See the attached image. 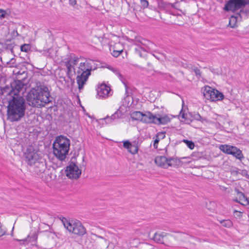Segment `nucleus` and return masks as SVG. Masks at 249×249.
<instances>
[{"instance_id":"1","label":"nucleus","mask_w":249,"mask_h":249,"mask_svg":"<svg viewBox=\"0 0 249 249\" xmlns=\"http://www.w3.org/2000/svg\"><path fill=\"white\" fill-rule=\"evenodd\" d=\"M79 60L77 57L71 58L65 62L67 68V75L69 78L71 79L73 72L77 74L76 81L79 90H82L86 84L89 77L91 74V71L95 69L94 62L91 60H86L79 63L78 66L75 68Z\"/></svg>"},{"instance_id":"2","label":"nucleus","mask_w":249,"mask_h":249,"mask_svg":"<svg viewBox=\"0 0 249 249\" xmlns=\"http://www.w3.org/2000/svg\"><path fill=\"white\" fill-rule=\"evenodd\" d=\"M7 99V120L11 122L19 121L25 114L26 104L25 99L20 96H12Z\"/></svg>"},{"instance_id":"3","label":"nucleus","mask_w":249,"mask_h":249,"mask_svg":"<svg viewBox=\"0 0 249 249\" xmlns=\"http://www.w3.org/2000/svg\"><path fill=\"white\" fill-rule=\"evenodd\" d=\"M51 98L48 88L39 83L28 93L27 99L30 105L38 107L51 102Z\"/></svg>"},{"instance_id":"4","label":"nucleus","mask_w":249,"mask_h":249,"mask_svg":"<svg viewBox=\"0 0 249 249\" xmlns=\"http://www.w3.org/2000/svg\"><path fill=\"white\" fill-rule=\"evenodd\" d=\"M70 141L63 136L56 138L53 143L54 155L60 160L65 159L70 149Z\"/></svg>"},{"instance_id":"5","label":"nucleus","mask_w":249,"mask_h":249,"mask_svg":"<svg viewBox=\"0 0 249 249\" xmlns=\"http://www.w3.org/2000/svg\"><path fill=\"white\" fill-rule=\"evenodd\" d=\"M62 222L65 228L71 233L78 236H82L86 233V229L81 222L78 220L68 221L64 218Z\"/></svg>"},{"instance_id":"6","label":"nucleus","mask_w":249,"mask_h":249,"mask_svg":"<svg viewBox=\"0 0 249 249\" xmlns=\"http://www.w3.org/2000/svg\"><path fill=\"white\" fill-rule=\"evenodd\" d=\"M134 44L137 46L135 49V52L140 57L144 56L142 51L144 52H150L154 46V44L150 41L137 37H136L134 40Z\"/></svg>"},{"instance_id":"7","label":"nucleus","mask_w":249,"mask_h":249,"mask_svg":"<svg viewBox=\"0 0 249 249\" xmlns=\"http://www.w3.org/2000/svg\"><path fill=\"white\" fill-rule=\"evenodd\" d=\"M25 161L30 166L34 165L42 158L40 152L35 150L32 145L28 146L24 153Z\"/></svg>"},{"instance_id":"8","label":"nucleus","mask_w":249,"mask_h":249,"mask_svg":"<svg viewBox=\"0 0 249 249\" xmlns=\"http://www.w3.org/2000/svg\"><path fill=\"white\" fill-rule=\"evenodd\" d=\"M201 92L205 99L211 101L222 100L224 97V95L221 92L208 86L202 88Z\"/></svg>"},{"instance_id":"9","label":"nucleus","mask_w":249,"mask_h":249,"mask_svg":"<svg viewBox=\"0 0 249 249\" xmlns=\"http://www.w3.org/2000/svg\"><path fill=\"white\" fill-rule=\"evenodd\" d=\"M155 163L160 167L167 169L169 167L178 165L180 162L178 158H172L167 159L163 156H157L155 159Z\"/></svg>"},{"instance_id":"10","label":"nucleus","mask_w":249,"mask_h":249,"mask_svg":"<svg viewBox=\"0 0 249 249\" xmlns=\"http://www.w3.org/2000/svg\"><path fill=\"white\" fill-rule=\"evenodd\" d=\"M219 149L227 154L232 155L240 160H242L244 158L242 151L235 146L222 144L219 146Z\"/></svg>"},{"instance_id":"11","label":"nucleus","mask_w":249,"mask_h":249,"mask_svg":"<svg viewBox=\"0 0 249 249\" xmlns=\"http://www.w3.org/2000/svg\"><path fill=\"white\" fill-rule=\"evenodd\" d=\"M248 2L245 0H229L225 5L224 10L227 12H235L244 7Z\"/></svg>"},{"instance_id":"12","label":"nucleus","mask_w":249,"mask_h":249,"mask_svg":"<svg viewBox=\"0 0 249 249\" xmlns=\"http://www.w3.org/2000/svg\"><path fill=\"white\" fill-rule=\"evenodd\" d=\"M65 172L66 176L70 178L77 179L80 177L81 174V170L73 162H71L70 165L67 167Z\"/></svg>"},{"instance_id":"13","label":"nucleus","mask_w":249,"mask_h":249,"mask_svg":"<svg viewBox=\"0 0 249 249\" xmlns=\"http://www.w3.org/2000/svg\"><path fill=\"white\" fill-rule=\"evenodd\" d=\"M110 90L109 87L102 84L97 89V96L99 98H106L109 96Z\"/></svg>"},{"instance_id":"14","label":"nucleus","mask_w":249,"mask_h":249,"mask_svg":"<svg viewBox=\"0 0 249 249\" xmlns=\"http://www.w3.org/2000/svg\"><path fill=\"white\" fill-rule=\"evenodd\" d=\"M243 15H246V12L243 10H240L236 16H231L229 19V25L231 28H234L237 20L241 19Z\"/></svg>"},{"instance_id":"15","label":"nucleus","mask_w":249,"mask_h":249,"mask_svg":"<svg viewBox=\"0 0 249 249\" xmlns=\"http://www.w3.org/2000/svg\"><path fill=\"white\" fill-rule=\"evenodd\" d=\"M170 121V118L166 115H162L159 113L157 114L156 124H165Z\"/></svg>"},{"instance_id":"16","label":"nucleus","mask_w":249,"mask_h":249,"mask_svg":"<svg viewBox=\"0 0 249 249\" xmlns=\"http://www.w3.org/2000/svg\"><path fill=\"white\" fill-rule=\"evenodd\" d=\"M166 235V233L164 232H156L154 234L153 239L155 241L158 243L163 244L164 238Z\"/></svg>"},{"instance_id":"17","label":"nucleus","mask_w":249,"mask_h":249,"mask_svg":"<svg viewBox=\"0 0 249 249\" xmlns=\"http://www.w3.org/2000/svg\"><path fill=\"white\" fill-rule=\"evenodd\" d=\"M121 46L120 43H116L115 45L110 48V51H112V54L114 57L118 56L123 51V47H121L120 49L119 50H116V48L118 47V46Z\"/></svg>"},{"instance_id":"18","label":"nucleus","mask_w":249,"mask_h":249,"mask_svg":"<svg viewBox=\"0 0 249 249\" xmlns=\"http://www.w3.org/2000/svg\"><path fill=\"white\" fill-rule=\"evenodd\" d=\"M120 116L121 112L119 111V109H118L115 113L112 115L111 116H107L104 118V120L107 123H110L112 122V121L118 118Z\"/></svg>"},{"instance_id":"19","label":"nucleus","mask_w":249,"mask_h":249,"mask_svg":"<svg viewBox=\"0 0 249 249\" xmlns=\"http://www.w3.org/2000/svg\"><path fill=\"white\" fill-rule=\"evenodd\" d=\"M37 163L38 164V172L40 173H43L46 168V163L44 160L41 158L40 160H38Z\"/></svg>"},{"instance_id":"20","label":"nucleus","mask_w":249,"mask_h":249,"mask_svg":"<svg viewBox=\"0 0 249 249\" xmlns=\"http://www.w3.org/2000/svg\"><path fill=\"white\" fill-rule=\"evenodd\" d=\"M37 239V234L35 232L32 233H30L27 237L24 240L27 242H36Z\"/></svg>"},{"instance_id":"21","label":"nucleus","mask_w":249,"mask_h":249,"mask_svg":"<svg viewBox=\"0 0 249 249\" xmlns=\"http://www.w3.org/2000/svg\"><path fill=\"white\" fill-rule=\"evenodd\" d=\"M157 114H153L151 112L148 111V120L147 124H156Z\"/></svg>"},{"instance_id":"22","label":"nucleus","mask_w":249,"mask_h":249,"mask_svg":"<svg viewBox=\"0 0 249 249\" xmlns=\"http://www.w3.org/2000/svg\"><path fill=\"white\" fill-rule=\"evenodd\" d=\"M142 116L143 113L140 111H135L131 114V117L132 120L141 121L142 122Z\"/></svg>"},{"instance_id":"23","label":"nucleus","mask_w":249,"mask_h":249,"mask_svg":"<svg viewBox=\"0 0 249 249\" xmlns=\"http://www.w3.org/2000/svg\"><path fill=\"white\" fill-rule=\"evenodd\" d=\"M234 191L236 193V195L238 197L239 200L241 202L245 203V199L246 198V196L245 195L240 192L238 189L235 188Z\"/></svg>"},{"instance_id":"24","label":"nucleus","mask_w":249,"mask_h":249,"mask_svg":"<svg viewBox=\"0 0 249 249\" xmlns=\"http://www.w3.org/2000/svg\"><path fill=\"white\" fill-rule=\"evenodd\" d=\"M180 116L182 119H184V121L185 123L189 124L190 123H194V121L193 120L190 121V120L187 119V115L182 112V110L180 111Z\"/></svg>"},{"instance_id":"25","label":"nucleus","mask_w":249,"mask_h":249,"mask_svg":"<svg viewBox=\"0 0 249 249\" xmlns=\"http://www.w3.org/2000/svg\"><path fill=\"white\" fill-rule=\"evenodd\" d=\"M220 223L222 225V226L226 228H230L231 227V226L232 225V223L231 221L229 219L223 220L222 221H221Z\"/></svg>"},{"instance_id":"26","label":"nucleus","mask_w":249,"mask_h":249,"mask_svg":"<svg viewBox=\"0 0 249 249\" xmlns=\"http://www.w3.org/2000/svg\"><path fill=\"white\" fill-rule=\"evenodd\" d=\"M138 147L136 145L132 144L128 151L132 154H135L138 152Z\"/></svg>"},{"instance_id":"27","label":"nucleus","mask_w":249,"mask_h":249,"mask_svg":"<svg viewBox=\"0 0 249 249\" xmlns=\"http://www.w3.org/2000/svg\"><path fill=\"white\" fill-rule=\"evenodd\" d=\"M182 142H184L190 149H193L194 148L195 144L192 141L184 139Z\"/></svg>"},{"instance_id":"28","label":"nucleus","mask_w":249,"mask_h":249,"mask_svg":"<svg viewBox=\"0 0 249 249\" xmlns=\"http://www.w3.org/2000/svg\"><path fill=\"white\" fill-rule=\"evenodd\" d=\"M31 49V46L29 44H24L20 46V50L22 52H28Z\"/></svg>"},{"instance_id":"29","label":"nucleus","mask_w":249,"mask_h":249,"mask_svg":"<svg viewBox=\"0 0 249 249\" xmlns=\"http://www.w3.org/2000/svg\"><path fill=\"white\" fill-rule=\"evenodd\" d=\"M109 69L112 71L113 72H114L117 75H118V76L120 78V79H121V78H122V75H121V74L120 73V72H119V71L113 68V67H111L110 68H109Z\"/></svg>"},{"instance_id":"30","label":"nucleus","mask_w":249,"mask_h":249,"mask_svg":"<svg viewBox=\"0 0 249 249\" xmlns=\"http://www.w3.org/2000/svg\"><path fill=\"white\" fill-rule=\"evenodd\" d=\"M194 72L196 74V75L199 78L201 77V72L200 71V70L198 69L197 67H195L194 68Z\"/></svg>"},{"instance_id":"31","label":"nucleus","mask_w":249,"mask_h":249,"mask_svg":"<svg viewBox=\"0 0 249 249\" xmlns=\"http://www.w3.org/2000/svg\"><path fill=\"white\" fill-rule=\"evenodd\" d=\"M131 145L132 144L128 141L124 142L123 146L125 148L127 149V150H129Z\"/></svg>"},{"instance_id":"32","label":"nucleus","mask_w":249,"mask_h":249,"mask_svg":"<svg viewBox=\"0 0 249 249\" xmlns=\"http://www.w3.org/2000/svg\"><path fill=\"white\" fill-rule=\"evenodd\" d=\"M141 4L142 7L145 8L148 6V2L147 0H141Z\"/></svg>"},{"instance_id":"33","label":"nucleus","mask_w":249,"mask_h":249,"mask_svg":"<svg viewBox=\"0 0 249 249\" xmlns=\"http://www.w3.org/2000/svg\"><path fill=\"white\" fill-rule=\"evenodd\" d=\"M148 119V111L146 112L145 113H143L142 118V122L146 123L147 122Z\"/></svg>"},{"instance_id":"34","label":"nucleus","mask_w":249,"mask_h":249,"mask_svg":"<svg viewBox=\"0 0 249 249\" xmlns=\"http://www.w3.org/2000/svg\"><path fill=\"white\" fill-rule=\"evenodd\" d=\"M159 141H160V138H157L156 137V138L154 142V144H153V146H154L155 148L157 149L158 148V145Z\"/></svg>"},{"instance_id":"35","label":"nucleus","mask_w":249,"mask_h":249,"mask_svg":"<svg viewBox=\"0 0 249 249\" xmlns=\"http://www.w3.org/2000/svg\"><path fill=\"white\" fill-rule=\"evenodd\" d=\"M6 12L2 9H0V18H3L5 17Z\"/></svg>"},{"instance_id":"36","label":"nucleus","mask_w":249,"mask_h":249,"mask_svg":"<svg viewBox=\"0 0 249 249\" xmlns=\"http://www.w3.org/2000/svg\"><path fill=\"white\" fill-rule=\"evenodd\" d=\"M69 4L72 6H74L77 3L76 0H69Z\"/></svg>"},{"instance_id":"37","label":"nucleus","mask_w":249,"mask_h":249,"mask_svg":"<svg viewBox=\"0 0 249 249\" xmlns=\"http://www.w3.org/2000/svg\"><path fill=\"white\" fill-rule=\"evenodd\" d=\"M165 134L162 132L158 133L157 135L156 136L157 138H160L161 139H163L165 137Z\"/></svg>"},{"instance_id":"38","label":"nucleus","mask_w":249,"mask_h":249,"mask_svg":"<svg viewBox=\"0 0 249 249\" xmlns=\"http://www.w3.org/2000/svg\"><path fill=\"white\" fill-rule=\"evenodd\" d=\"M195 67L193 66L192 64H187L186 67L185 68L188 69L189 70H192L194 71V68Z\"/></svg>"},{"instance_id":"39","label":"nucleus","mask_w":249,"mask_h":249,"mask_svg":"<svg viewBox=\"0 0 249 249\" xmlns=\"http://www.w3.org/2000/svg\"><path fill=\"white\" fill-rule=\"evenodd\" d=\"M241 204L244 206L249 205V197L248 198L246 197V198L245 199V203H241Z\"/></svg>"},{"instance_id":"40","label":"nucleus","mask_w":249,"mask_h":249,"mask_svg":"<svg viewBox=\"0 0 249 249\" xmlns=\"http://www.w3.org/2000/svg\"><path fill=\"white\" fill-rule=\"evenodd\" d=\"M124 86H125V94L127 95V96H128L129 88L126 85V84H125V83H124Z\"/></svg>"},{"instance_id":"41","label":"nucleus","mask_w":249,"mask_h":249,"mask_svg":"<svg viewBox=\"0 0 249 249\" xmlns=\"http://www.w3.org/2000/svg\"><path fill=\"white\" fill-rule=\"evenodd\" d=\"M59 81H61V82H65V83H67V81H66V79L65 78V77H63V76H60L59 77Z\"/></svg>"},{"instance_id":"42","label":"nucleus","mask_w":249,"mask_h":249,"mask_svg":"<svg viewBox=\"0 0 249 249\" xmlns=\"http://www.w3.org/2000/svg\"><path fill=\"white\" fill-rule=\"evenodd\" d=\"M195 119L196 120L202 121V118L199 114L197 115L196 116Z\"/></svg>"},{"instance_id":"43","label":"nucleus","mask_w":249,"mask_h":249,"mask_svg":"<svg viewBox=\"0 0 249 249\" xmlns=\"http://www.w3.org/2000/svg\"><path fill=\"white\" fill-rule=\"evenodd\" d=\"M5 233V231L0 227V236L3 235Z\"/></svg>"},{"instance_id":"44","label":"nucleus","mask_w":249,"mask_h":249,"mask_svg":"<svg viewBox=\"0 0 249 249\" xmlns=\"http://www.w3.org/2000/svg\"><path fill=\"white\" fill-rule=\"evenodd\" d=\"M233 201H235V202H238V203H239L241 204V203H242V202H241L239 199L238 198H236L235 199H233Z\"/></svg>"},{"instance_id":"45","label":"nucleus","mask_w":249,"mask_h":249,"mask_svg":"<svg viewBox=\"0 0 249 249\" xmlns=\"http://www.w3.org/2000/svg\"><path fill=\"white\" fill-rule=\"evenodd\" d=\"M94 235L97 236V237H98L99 238L104 239V238L103 237L101 236H99V235H97L95 234H94Z\"/></svg>"},{"instance_id":"46","label":"nucleus","mask_w":249,"mask_h":249,"mask_svg":"<svg viewBox=\"0 0 249 249\" xmlns=\"http://www.w3.org/2000/svg\"><path fill=\"white\" fill-rule=\"evenodd\" d=\"M234 213H239V212H238V211H236V210H235V211H234Z\"/></svg>"},{"instance_id":"47","label":"nucleus","mask_w":249,"mask_h":249,"mask_svg":"<svg viewBox=\"0 0 249 249\" xmlns=\"http://www.w3.org/2000/svg\"><path fill=\"white\" fill-rule=\"evenodd\" d=\"M119 46H118V47L116 48V50H119L120 49V48H119Z\"/></svg>"},{"instance_id":"48","label":"nucleus","mask_w":249,"mask_h":249,"mask_svg":"<svg viewBox=\"0 0 249 249\" xmlns=\"http://www.w3.org/2000/svg\"><path fill=\"white\" fill-rule=\"evenodd\" d=\"M248 3L249 4V0L248 1Z\"/></svg>"}]
</instances>
